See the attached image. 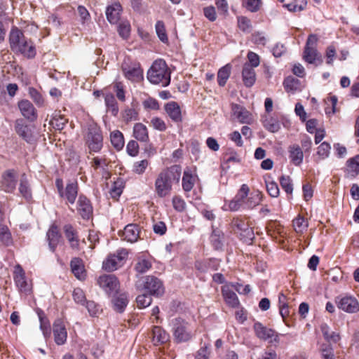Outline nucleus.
Segmentation results:
<instances>
[{
	"instance_id": "nucleus-28",
	"label": "nucleus",
	"mask_w": 359,
	"mask_h": 359,
	"mask_svg": "<svg viewBox=\"0 0 359 359\" xmlns=\"http://www.w3.org/2000/svg\"><path fill=\"white\" fill-rule=\"evenodd\" d=\"M133 137L142 142H147L149 140L147 128L142 123H137L133 126Z\"/></svg>"
},
{
	"instance_id": "nucleus-1",
	"label": "nucleus",
	"mask_w": 359,
	"mask_h": 359,
	"mask_svg": "<svg viewBox=\"0 0 359 359\" xmlns=\"http://www.w3.org/2000/svg\"><path fill=\"white\" fill-rule=\"evenodd\" d=\"M182 168L174 165L162 170L155 180V191L158 197L164 198L170 195L175 184H178L181 177Z\"/></svg>"
},
{
	"instance_id": "nucleus-24",
	"label": "nucleus",
	"mask_w": 359,
	"mask_h": 359,
	"mask_svg": "<svg viewBox=\"0 0 359 359\" xmlns=\"http://www.w3.org/2000/svg\"><path fill=\"white\" fill-rule=\"evenodd\" d=\"M165 110L168 116L175 122L182 121V113L179 104L175 102H170L165 105Z\"/></svg>"
},
{
	"instance_id": "nucleus-36",
	"label": "nucleus",
	"mask_w": 359,
	"mask_h": 359,
	"mask_svg": "<svg viewBox=\"0 0 359 359\" xmlns=\"http://www.w3.org/2000/svg\"><path fill=\"white\" fill-rule=\"evenodd\" d=\"M348 176L355 177L359 174V154L346 161Z\"/></svg>"
},
{
	"instance_id": "nucleus-20",
	"label": "nucleus",
	"mask_w": 359,
	"mask_h": 359,
	"mask_svg": "<svg viewBox=\"0 0 359 359\" xmlns=\"http://www.w3.org/2000/svg\"><path fill=\"white\" fill-rule=\"evenodd\" d=\"M63 230L65 235L69 243L71 248L78 250L79 249V239L77 235V231L71 224L65 225Z\"/></svg>"
},
{
	"instance_id": "nucleus-48",
	"label": "nucleus",
	"mask_w": 359,
	"mask_h": 359,
	"mask_svg": "<svg viewBox=\"0 0 359 359\" xmlns=\"http://www.w3.org/2000/svg\"><path fill=\"white\" fill-rule=\"evenodd\" d=\"M307 4L306 0H294L292 2L285 4V6L289 11L297 12L303 11Z\"/></svg>"
},
{
	"instance_id": "nucleus-57",
	"label": "nucleus",
	"mask_w": 359,
	"mask_h": 359,
	"mask_svg": "<svg viewBox=\"0 0 359 359\" xmlns=\"http://www.w3.org/2000/svg\"><path fill=\"white\" fill-rule=\"evenodd\" d=\"M249 191L250 189L247 184H242L240 189L235 196L234 198H236L241 203H243V205H244V202L245 201L249 194Z\"/></svg>"
},
{
	"instance_id": "nucleus-61",
	"label": "nucleus",
	"mask_w": 359,
	"mask_h": 359,
	"mask_svg": "<svg viewBox=\"0 0 359 359\" xmlns=\"http://www.w3.org/2000/svg\"><path fill=\"white\" fill-rule=\"evenodd\" d=\"M149 165V161L146 159L134 163L133 171L138 175L143 174Z\"/></svg>"
},
{
	"instance_id": "nucleus-50",
	"label": "nucleus",
	"mask_w": 359,
	"mask_h": 359,
	"mask_svg": "<svg viewBox=\"0 0 359 359\" xmlns=\"http://www.w3.org/2000/svg\"><path fill=\"white\" fill-rule=\"evenodd\" d=\"M155 29L159 39L163 43H167L168 39L166 34L164 22L161 20L157 21L155 25Z\"/></svg>"
},
{
	"instance_id": "nucleus-58",
	"label": "nucleus",
	"mask_w": 359,
	"mask_h": 359,
	"mask_svg": "<svg viewBox=\"0 0 359 359\" xmlns=\"http://www.w3.org/2000/svg\"><path fill=\"white\" fill-rule=\"evenodd\" d=\"M74 301L79 304L84 306L87 302L84 292L81 288H75L73 291Z\"/></svg>"
},
{
	"instance_id": "nucleus-19",
	"label": "nucleus",
	"mask_w": 359,
	"mask_h": 359,
	"mask_svg": "<svg viewBox=\"0 0 359 359\" xmlns=\"http://www.w3.org/2000/svg\"><path fill=\"white\" fill-rule=\"evenodd\" d=\"M122 11V6L119 2H114L110 6H108L106 9V15L108 21L111 24H116L121 17Z\"/></svg>"
},
{
	"instance_id": "nucleus-62",
	"label": "nucleus",
	"mask_w": 359,
	"mask_h": 359,
	"mask_svg": "<svg viewBox=\"0 0 359 359\" xmlns=\"http://www.w3.org/2000/svg\"><path fill=\"white\" fill-rule=\"evenodd\" d=\"M29 95L37 106H43L44 100L37 90L34 88H29Z\"/></svg>"
},
{
	"instance_id": "nucleus-6",
	"label": "nucleus",
	"mask_w": 359,
	"mask_h": 359,
	"mask_svg": "<svg viewBox=\"0 0 359 359\" xmlns=\"http://www.w3.org/2000/svg\"><path fill=\"white\" fill-rule=\"evenodd\" d=\"M121 69L124 76L132 82H139L143 79V70L137 62L126 60L121 65Z\"/></svg>"
},
{
	"instance_id": "nucleus-51",
	"label": "nucleus",
	"mask_w": 359,
	"mask_h": 359,
	"mask_svg": "<svg viewBox=\"0 0 359 359\" xmlns=\"http://www.w3.org/2000/svg\"><path fill=\"white\" fill-rule=\"evenodd\" d=\"M263 123L265 128L271 133H276L280 128V126L278 121L273 118H265L264 120Z\"/></svg>"
},
{
	"instance_id": "nucleus-64",
	"label": "nucleus",
	"mask_w": 359,
	"mask_h": 359,
	"mask_svg": "<svg viewBox=\"0 0 359 359\" xmlns=\"http://www.w3.org/2000/svg\"><path fill=\"white\" fill-rule=\"evenodd\" d=\"M240 236L244 242L249 243L252 241L255 237L252 229L249 226H247L246 229L241 231L240 232Z\"/></svg>"
},
{
	"instance_id": "nucleus-23",
	"label": "nucleus",
	"mask_w": 359,
	"mask_h": 359,
	"mask_svg": "<svg viewBox=\"0 0 359 359\" xmlns=\"http://www.w3.org/2000/svg\"><path fill=\"white\" fill-rule=\"evenodd\" d=\"M222 293L225 302L231 307L236 308L239 304L236 294L230 288L229 285H224L222 287Z\"/></svg>"
},
{
	"instance_id": "nucleus-32",
	"label": "nucleus",
	"mask_w": 359,
	"mask_h": 359,
	"mask_svg": "<svg viewBox=\"0 0 359 359\" xmlns=\"http://www.w3.org/2000/svg\"><path fill=\"white\" fill-rule=\"evenodd\" d=\"M262 194L257 190L251 192L244 202L243 209H252L257 206L262 201Z\"/></svg>"
},
{
	"instance_id": "nucleus-63",
	"label": "nucleus",
	"mask_w": 359,
	"mask_h": 359,
	"mask_svg": "<svg viewBox=\"0 0 359 359\" xmlns=\"http://www.w3.org/2000/svg\"><path fill=\"white\" fill-rule=\"evenodd\" d=\"M293 226L297 232H303L306 229L308 224L302 217H298L293 220Z\"/></svg>"
},
{
	"instance_id": "nucleus-54",
	"label": "nucleus",
	"mask_w": 359,
	"mask_h": 359,
	"mask_svg": "<svg viewBox=\"0 0 359 359\" xmlns=\"http://www.w3.org/2000/svg\"><path fill=\"white\" fill-rule=\"evenodd\" d=\"M39 318L40 320V329L43 332V334L46 339L50 337L51 331L50 323L48 320L43 317L40 313H39Z\"/></svg>"
},
{
	"instance_id": "nucleus-47",
	"label": "nucleus",
	"mask_w": 359,
	"mask_h": 359,
	"mask_svg": "<svg viewBox=\"0 0 359 359\" xmlns=\"http://www.w3.org/2000/svg\"><path fill=\"white\" fill-rule=\"evenodd\" d=\"M106 106L111 111L112 114L116 116L118 114V108L116 99L112 93H107L104 96Z\"/></svg>"
},
{
	"instance_id": "nucleus-37",
	"label": "nucleus",
	"mask_w": 359,
	"mask_h": 359,
	"mask_svg": "<svg viewBox=\"0 0 359 359\" xmlns=\"http://www.w3.org/2000/svg\"><path fill=\"white\" fill-rule=\"evenodd\" d=\"M112 303L114 309L122 313L128 304V296L125 293L118 294L113 298Z\"/></svg>"
},
{
	"instance_id": "nucleus-9",
	"label": "nucleus",
	"mask_w": 359,
	"mask_h": 359,
	"mask_svg": "<svg viewBox=\"0 0 359 359\" xmlns=\"http://www.w3.org/2000/svg\"><path fill=\"white\" fill-rule=\"evenodd\" d=\"M337 307L349 313H354L359 311V303L357 299L348 295L338 297L336 299Z\"/></svg>"
},
{
	"instance_id": "nucleus-41",
	"label": "nucleus",
	"mask_w": 359,
	"mask_h": 359,
	"mask_svg": "<svg viewBox=\"0 0 359 359\" xmlns=\"http://www.w3.org/2000/svg\"><path fill=\"white\" fill-rule=\"evenodd\" d=\"M231 73L230 65H226L220 68L217 73V81L220 86H224L228 80Z\"/></svg>"
},
{
	"instance_id": "nucleus-44",
	"label": "nucleus",
	"mask_w": 359,
	"mask_h": 359,
	"mask_svg": "<svg viewBox=\"0 0 359 359\" xmlns=\"http://www.w3.org/2000/svg\"><path fill=\"white\" fill-rule=\"evenodd\" d=\"M210 242L215 250H221L223 246V235L219 231L214 230L210 236Z\"/></svg>"
},
{
	"instance_id": "nucleus-15",
	"label": "nucleus",
	"mask_w": 359,
	"mask_h": 359,
	"mask_svg": "<svg viewBox=\"0 0 359 359\" xmlns=\"http://www.w3.org/2000/svg\"><path fill=\"white\" fill-rule=\"evenodd\" d=\"M77 210L84 219H88L93 214L90 201L83 195H80L77 202Z\"/></svg>"
},
{
	"instance_id": "nucleus-8",
	"label": "nucleus",
	"mask_w": 359,
	"mask_h": 359,
	"mask_svg": "<svg viewBox=\"0 0 359 359\" xmlns=\"http://www.w3.org/2000/svg\"><path fill=\"white\" fill-rule=\"evenodd\" d=\"M144 289L153 296H161L164 292L163 283L158 278L153 276H147L144 280Z\"/></svg>"
},
{
	"instance_id": "nucleus-38",
	"label": "nucleus",
	"mask_w": 359,
	"mask_h": 359,
	"mask_svg": "<svg viewBox=\"0 0 359 359\" xmlns=\"http://www.w3.org/2000/svg\"><path fill=\"white\" fill-rule=\"evenodd\" d=\"M110 140L112 146L117 150H121L124 147V137L123 133L116 130L111 133Z\"/></svg>"
},
{
	"instance_id": "nucleus-21",
	"label": "nucleus",
	"mask_w": 359,
	"mask_h": 359,
	"mask_svg": "<svg viewBox=\"0 0 359 359\" xmlns=\"http://www.w3.org/2000/svg\"><path fill=\"white\" fill-rule=\"evenodd\" d=\"M242 78L244 85L250 88L252 86L256 81V74L254 68L249 64L245 63L243 65L242 70Z\"/></svg>"
},
{
	"instance_id": "nucleus-49",
	"label": "nucleus",
	"mask_w": 359,
	"mask_h": 359,
	"mask_svg": "<svg viewBox=\"0 0 359 359\" xmlns=\"http://www.w3.org/2000/svg\"><path fill=\"white\" fill-rule=\"evenodd\" d=\"M130 24L127 20L121 21L118 26V32L124 39H127L130 36Z\"/></svg>"
},
{
	"instance_id": "nucleus-12",
	"label": "nucleus",
	"mask_w": 359,
	"mask_h": 359,
	"mask_svg": "<svg viewBox=\"0 0 359 359\" xmlns=\"http://www.w3.org/2000/svg\"><path fill=\"white\" fill-rule=\"evenodd\" d=\"M17 184L16 175L13 170L6 171L2 175L1 189L7 193H13Z\"/></svg>"
},
{
	"instance_id": "nucleus-16",
	"label": "nucleus",
	"mask_w": 359,
	"mask_h": 359,
	"mask_svg": "<svg viewBox=\"0 0 359 359\" xmlns=\"http://www.w3.org/2000/svg\"><path fill=\"white\" fill-rule=\"evenodd\" d=\"M46 238L50 250L52 252H54L61 240V234L59 231L58 227L55 224H52L49 228L46 233Z\"/></svg>"
},
{
	"instance_id": "nucleus-13",
	"label": "nucleus",
	"mask_w": 359,
	"mask_h": 359,
	"mask_svg": "<svg viewBox=\"0 0 359 359\" xmlns=\"http://www.w3.org/2000/svg\"><path fill=\"white\" fill-rule=\"evenodd\" d=\"M53 335L57 345L61 346L66 343L67 332L65 325L60 319L56 320L53 323Z\"/></svg>"
},
{
	"instance_id": "nucleus-42",
	"label": "nucleus",
	"mask_w": 359,
	"mask_h": 359,
	"mask_svg": "<svg viewBox=\"0 0 359 359\" xmlns=\"http://www.w3.org/2000/svg\"><path fill=\"white\" fill-rule=\"evenodd\" d=\"M194 184V177L189 170H185L182 177V188L185 191H190Z\"/></svg>"
},
{
	"instance_id": "nucleus-46",
	"label": "nucleus",
	"mask_w": 359,
	"mask_h": 359,
	"mask_svg": "<svg viewBox=\"0 0 359 359\" xmlns=\"http://www.w3.org/2000/svg\"><path fill=\"white\" fill-rule=\"evenodd\" d=\"M287 92L294 93L299 88V81L293 76H287L283 82Z\"/></svg>"
},
{
	"instance_id": "nucleus-14",
	"label": "nucleus",
	"mask_w": 359,
	"mask_h": 359,
	"mask_svg": "<svg viewBox=\"0 0 359 359\" xmlns=\"http://www.w3.org/2000/svg\"><path fill=\"white\" fill-rule=\"evenodd\" d=\"M15 128L16 133L27 143H32L34 141L31 128L24 123L22 119H18L15 121Z\"/></svg>"
},
{
	"instance_id": "nucleus-55",
	"label": "nucleus",
	"mask_w": 359,
	"mask_h": 359,
	"mask_svg": "<svg viewBox=\"0 0 359 359\" xmlns=\"http://www.w3.org/2000/svg\"><path fill=\"white\" fill-rule=\"evenodd\" d=\"M266 187L269 194L273 198H277L279 196V188L276 182L271 180H265Z\"/></svg>"
},
{
	"instance_id": "nucleus-52",
	"label": "nucleus",
	"mask_w": 359,
	"mask_h": 359,
	"mask_svg": "<svg viewBox=\"0 0 359 359\" xmlns=\"http://www.w3.org/2000/svg\"><path fill=\"white\" fill-rule=\"evenodd\" d=\"M280 184L283 189L287 194H292L293 191V184L292 180L289 176L282 175L280 177Z\"/></svg>"
},
{
	"instance_id": "nucleus-10",
	"label": "nucleus",
	"mask_w": 359,
	"mask_h": 359,
	"mask_svg": "<svg viewBox=\"0 0 359 359\" xmlns=\"http://www.w3.org/2000/svg\"><path fill=\"white\" fill-rule=\"evenodd\" d=\"M99 285L108 294L116 292L119 283L114 275H103L98 278Z\"/></svg>"
},
{
	"instance_id": "nucleus-31",
	"label": "nucleus",
	"mask_w": 359,
	"mask_h": 359,
	"mask_svg": "<svg viewBox=\"0 0 359 359\" xmlns=\"http://www.w3.org/2000/svg\"><path fill=\"white\" fill-rule=\"evenodd\" d=\"M19 46V49H15L13 51L16 53H20L22 54L24 56L29 58H32L35 56L36 50L32 41H27L25 39L22 41V44Z\"/></svg>"
},
{
	"instance_id": "nucleus-53",
	"label": "nucleus",
	"mask_w": 359,
	"mask_h": 359,
	"mask_svg": "<svg viewBox=\"0 0 359 359\" xmlns=\"http://www.w3.org/2000/svg\"><path fill=\"white\" fill-rule=\"evenodd\" d=\"M330 149V144L327 142H323L318 146L317 154L320 159H325L329 156Z\"/></svg>"
},
{
	"instance_id": "nucleus-35",
	"label": "nucleus",
	"mask_w": 359,
	"mask_h": 359,
	"mask_svg": "<svg viewBox=\"0 0 359 359\" xmlns=\"http://www.w3.org/2000/svg\"><path fill=\"white\" fill-rule=\"evenodd\" d=\"M78 194V186L75 182L67 184L64 191V196L69 203L74 204Z\"/></svg>"
},
{
	"instance_id": "nucleus-25",
	"label": "nucleus",
	"mask_w": 359,
	"mask_h": 359,
	"mask_svg": "<svg viewBox=\"0 0 359 359\" xmlns=\"http://www.w3.org/2000/svg\"><path fill=\"white\" fill-rule=\"evenodd\" d=\"M254 330L256 336L264 341L269 340L274 336L273 330L267 328L259 322H256L254 324Z\"/></svg>"
},
{
	"instance_id": "nucleus-40",
	"label": "nucleus",
	"mask_w": 359,
	"mask_h": 359,
	"mask_svg": "<svg viewBox=\"0 0 359 359\" xmlns=\"http://www.w3.org/2000/svg\"><path fill=\"white\" fill-rule=\"evenodd\" d=\"M118 258L115 257L114 255H109L107 259L103 262V269L107 271H113L116 270L122 264L119 261Z\"/></svg>"
},
{
	"instance_id": "nucleus-17",
	"label": "nucleus",
	"mask_w": 359,
	"mask_h": 359,
	"mask_svg": "<svg viewBox=\"0 0 359 359\" xmlns=\"http://www.w3.org/2000/svg\"><path fill=\"white\" fill-rule=\"evenodd\" d=\"M18 107L22 115L30 121H34L37 118V114L33 104L27 100H23L18 102Z\"/></svg>"
},
{
	"instance_id": "nucleus-4",
	"label": "nucleus",
	"mask_w": 359,
	"mask_h": 359,
	"mask_svg": "<svg viewBox=\"0 0 359 359\" xmlns=\"http://www.w3.org/2000/svg\"><path fill=\"white\" fill-rule=\"evenodd\" d=\"M85 140L90 153L99 152L103 147V136L101 129L97 125H90L88 127Z\"/></svg>"
},
{
	"instance_id": "nucleus-22",
	"label": "nucleus",
	"mask_w": 359,
	"mask_h": 359,
	"mask_svg": "<svg viewBox=\"0 0 359 359\" xmlns=\"http://www.w3.org/2000/svg\"><path fill=\"white\" fill-rule=\"evenodd\" d=\"M123 240L130 243L137 241L139 237V230L137 226L133 224H128L123 229L121 235Z\"/></svg>"
},
{
	"instance_id": "nucleus-3",
	"label": "nucleus",
	"mask_w": 359,
	"mask_h": 359,
	"mask_svg": "<svg viewBox=\"0 0 359 359\" xmlns=\"http://www.w3.org/2000/svg\"><path fill=\"white\" fill-rule=\"evenodd\" d=\"M318 37L315 34L308 36L303 53V59L309 64L320 65L323 63L321 54L317 50Z\"/></svg>"
},
{
	"instance_id": "nucleus-60",
	"label": "nucleus",
	"mask_w": 359,
	"mask_h": 359,
	"mask_svg": "<svg viewBox=\"0 0 359 359\" xmlns=\"http://www.w3.org/2000/svg\"><path fill=\"white\" fill-rule=\"evenodd\" d=\"M337 55L336 48L334 46L330 45L327 47L325 53V56L326 58V63L328 65H332L334 62V60L335 59Z\"/></svg>"
},
{
	"instance_id": "nucleus-43",
	"label": "nucleus",
	"mask_w": 359,
	"mask_h": 359,
	"mask_svg": "<svg viewBox=\"0 0 359 359\" xmlns=\"http://www.w3.org/2000/svg\"><path fill=\"white\" fill-rule=\"evenodd\" d=\"M84 306H86L91 317H97L102 311L101 306L94 301H87Z\"/></svg>"
},
{
	"instance_id": "nucleus-2",
	"label": "nucleus",
	"mask_w": 359,
	"mask_h": 359,
	"mask_svg": "<svg viewBox=\"0 0 359 359\" xmlns=\"http://www.w3.org/2000/svg\"><path fill=\"white\" fill-rule=\"evenodd\" d=\"M147 79L153 84L168 86L170 83V72L165 62L161 59L155 60L147 72Z\"/></svg>"
},
{
	"instance_id": "nucleus-26",
	"label": "nucleus",
	"mask_w": 359,
	"mask_h": 359,
	"mask_svg": "<svg viewBox=\"0 0 359 359\" xmlns=\"http://www.w3.org/2000/svg\"><path fill=\"white\" fill-rule=\"evenodd\" d=\"M219 266V262L216 259H210L203 261H196L195 263L196 269L202 273H205L209 270L216 271Z\"/></svg>"
},
{
	"instance_id": "nucleus-7",
	"label": "nucleus",
	"mask_w": 359,
	"mask_h": 359,
	"mask_svg": "<svg viewBox=\"0 0 359 359\" xmlns=\"http://www.w3.org/2000/svg\"><path fill=\"white\" fill-rule=\"evenodd\" d=\"M172 330L175 339L177 342H185L189 341L191 335L187 330V324L181 318H176L172 320Z\"/></svg>"
},
{
	"instance_id": "nucleus-30",
	"label": "nucleus",
	"mask_w": 359,
	"mask_h": 359,
	"mask_svg": "<svg viewBox=\"0 0 359 359\" xmlns=\"http://www.w3.org/2000/svg\"><path fill=\"white\" fill-rule=\"evenodd\" d=\"M70 266L74 275L79 280H83L86 277L84 266L83 261L79 258L72 259Z\"/></svg>"
},
{
	"instance_id": "nucleus-29",
	"label": "nucleus",
	"mask_w": 359,
	"mask_h": 359,
	"mask_svg": "<svg viewBox=\"0 0 359 359\" xmlns=\"http://www.w3.org/2000/svg\"><path fill=\"white\" fill-rule=\"evenodd\" d=\"M152 335V341L155 346L161 345L169 339V334L158 326L153 327Z\"/></svg>"
},
{
	"instance_id": "nucleus-45",
	"label": "nucleus",
	"mask_w": 359,
	"mask_h": 359,
	"mask_svg": "<svg viewBox=\"0 0 359 359\" xmlns=\"http://www.w3.org/2000/svg\"><path fill=\"white\" fill-rule=\"evenodd\" d=\"M0 241L6 246L11 245L13 243L11 233L5 225H0Z\"/></svg>"
},
{
	"instance_id": "nucleus-56",
	"label": "nucleus",
	"mask_w": 359,
	"mask_h": 359,
	"mask_svg": "<svg viewBox=\"0 0 359 359\" xmlns=\"http://www.w3.org/2000/svg\"><path fill=\"white\" fill-rule=\"evenodd\" d=\"M151 296L149 293L138 295L136 298L137 306L140 309L149 306L152 302Z\"/></svg>"
},
{
	"instance_id": "nucleus-39",
	"label": "nucleus",
	"mask_w": 359,
	"mask_h": 359,
	"mask_svg": "<svg viewBox=\"0 0 359 359\" xmlns=\"http://www.w3.org/2000/svg\"><path fill=\"white\" fill-rule=\"evenodd\" d=\"M19 191L20 194L27 200L32 198V191L29 187V182L26 175L24 174L20 178Z\"/></svg>"
},
{
	"instance_id": "nucleus-18",
	"label": "nucleus",
	"mask_w": 359,
	"mask_h": 359,
	"mask_svg": "<svg viewBox=\"0 0 359 359\" xmlns=\"http://www.w3.org/2000/svg\"><path fill=\"white\" fill-rule=\"evenodd\" d=\"M288 158L291 163L299 166L303 163L304 153L297 144H292L287 148Z\"/></svg>"
},
{
	"instance_id": "nucleus-33",
	"label": "nucleus",
	"mask_w": 359,
	"mask_h": 359,
	"mask_svg": "<svg viewBox=\"0 0 359 359\" xmlns=\"http://www.w3.org/2000/svg\"><path fill=\"white\" fill-rule=\"evenodd\" d=\"M25 38L23 33L18 28H13L9 36L10 46L13 50L19 49V43L25 40Z\"/></svg>"
},
{
	"instance_id": "nucleus-11",
	"label": "nucleus",
	"mask_w": 359,
	"mask_h": 359,
	"mask_svg": "<svg viewBox=\"0 0 359 359\" xmlns=\"http://www.w3.org/2000/svg\"><path fill=\"white\" fill-rule=\"evenodd\" d=\"M231 109L233 116L239 123L250 124L252 122V114L243 106L233 104Z\"/></svg>"
},
{
	"instance_id": "nucleus-5",
	"label": "nucleus",
	"mask_w": 359,
	"mask_h": 359,
	"mask_svg": "<svg viewBox=\"0 0 359 359\" xmlns=\"http://www.w3.org/2000/svg\"><path fill=\"white\" fill-rule=\"evenodd\" d=\"M13 280L20 293L28 295L32 293V285L26 278L25 272L20 264L14 267Z\"/></svg>"
},
{
	"instance_id": "nucleus-27",
	"label": "nucleus",
	"mask_w": 359,
	"mask_h": 359,
	"mask_svg": "<svg viewBox=\"0 0 359 359\" xmlns=\"http://www.w3.org/2000/svg\"><path fill=\"white\" fill-rule=\"evenodd\" d=\"M320 330L325 340L329 343H337L341 339L339 333L332 330L326 323L320 325Z\"/></svg>"
},
{
	"instance_id": "nucleus-34",
	"label": "nucleus",
	"mask_w": 359,
	"mask_h": 359,
	"mask_svg": "<svg viewBox=\"0 0 359 359\" xmlns=\"http://www.w3.org/2000/svg\"><path fill=\"white\" fill-rule=\"evenodd\" d=\"M152 264L150 259L144 256H140L137 259V263L135 266V271L139 274L147 272L151 268Z\"/></svg>"
},
{
	"instance_id": "nucleus-59",
	"label": "nucleus",
	"mask_w": 359,
	"mask_h": 359,
	"mask_svg": "<svg viewBox=\"0 0 359 359\" xmlns=\"http://www.w3.org/2000/svg\"><path fill=\"white\" fill-rule=\"evenodd\" d=\"M50 125L56 130H62L66 123L67 120L61 116H54L50 121Z\"/></svg>"
}]
</instances>
